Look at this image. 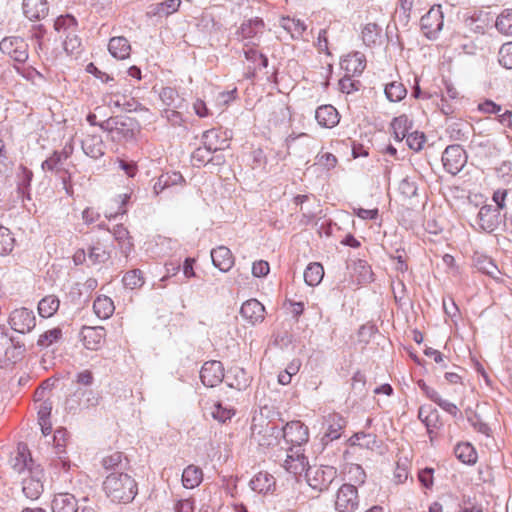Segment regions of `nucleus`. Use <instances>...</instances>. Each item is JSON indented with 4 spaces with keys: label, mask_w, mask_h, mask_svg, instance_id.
Segmentation results:
<instances>
[{
    "label": "nucleus",
    "mask_w": 512,
    "mask_h": 512,
    "mask_svg": "<svg viewBox=\"0 0 512 512\" xmlns=\"http://www.w3.org/2000/svg\"><path fill=\"white\" fill-rule=\"evenodd\" d=\"M103 490L113 502L129 503L137 495V483L127 473L111 472L103 482Z\"/></svg>",
    "instance_id": "f257e3e1"
},
{
    "label": "nucleus",
    "mask_w": 512,
    "mask_h": 512,
    "mask_svg": "<svg viewBox=\"0 0 512 512\" xmlns=\"http://www.w3.org/2000/svg\"><path fill=\"white\" fill-rule=\"evenodd\" d=\"M25 351L24 343L11 336L5 325H0V367H8L21 361Z\"/></svg>",
    "instance_id": "f03ea898"
},
{
    "label": "nucleus",
    "mask_w": 512,
    "mask_h": 512,
    "mask_svg": "<svg viewBox=\"0 0 512 512\" xmlns=\"http://www.w3.org/2000/svg\"><path fill=\"white\" fill-rule=\"evenodd\" d=\"M336 477V468L328 465L308 466L305 473L307 484L319 493L327 491Z\"/></svg>",
    "instance_id": "7ed1b4c3"
},
{
    "label": "nucleus",
    "mask_w": 512,
    "mask_h": 512,
    "mask_svg": "<svg viewBox=\"0 0 512 512\" xmlns=\"http://www.w3.org/2000/svg\"><path fill=\"white\" fill-rule=\"evenodd\" d=\"M444 18L440 5L432 6L420 19V28L423 35L429 40H436L443 29Z\"/></svg>",
    "instance_id": "20e7f679"
},
{
    "label": "nucleus",
    "mask_w": 512,
    "mask_h": 512,
    "mask_svg": "<svg viewBox=\"0 0 512 512\" xmlns=\"http://www.w3.org/2000/svg\"><path fill=\"white\" fill-rule=\"evenodd\" d=\"M102 128L109 130L119 139H133L138 128V123L134 118L130 117H114L105 121L101 125Z\"/></svg>",
    "instance_id": "39448f33"
},
{
    "label": "nucleus",
    "mask_w": 512,
    "mask_h": 512,
    "mask_svg": "<svg viewBox=\"0 0 512 512\" xmlns=\"http://www.w3.org/2000/svg\"><path fill=\"white\" fill-rule=\"evenodd\" d=\"M251 438L262 447H273L280 444L281 430L276 425L267 422L265 427L251 425Z\"/></svg>",
    "instance_id": "423d86ee"
},
{
    "label": "nucleus",
    "mask_w": 512,
    "mask_h": 512,
    "mask_svg": "<svg viewBox=\"0 0 512 512\" xmlns=\"http://www.w3.org/2000/svg\"><path fill=\"white\" fill-rule=\"evenodd\" d=\"M467 162L465 150L458 144L449 145L442 154L444 169L452 174H458Z\"/></svg>",
    "instance_id": "0eeeda50"
},
{
    "label": "nucleus",
    "mask_w": 512,
    "mask_h": 512,
    "mask_svg": "<svg viewBox=\"0 0 512 512\" xmlns=\"http://www.w3.org/2000/svg\"><path fill=\"white\" fill-rule=\"evenodd\" d=\"M11 329L15 332L26 334L31 332L36 326V317L31 309L21 307L14 309L8 319Z\"/></svg>",
    "instance_id": "6e6552de"
},
{
    "label": "nucleus",
    "mask_w": 512,
    "mask_h": 512,
    "mask_svg": "<svg viewBox=\"0 0 512 512\" xmlns=\"http://www.w3.org/2000/svg\"><path fill=\"white\" fill-rule=\"evenodd\" d=\"M281 439L286 444L294 447H301L309 440V430L301 421L295 420L288 422L284 427L280 428Z\"/></svg>",
    "instance_id": "1a4fd4ad"
},
{
    "label": "nucleus",
    "mask_w": 512,
    "mask_h": 512,
    "mask_svg": "<svg viewBox=\"0 0 512 512\" xmlns=\"http://www.w3.org/2000/svg\"><path fill=\"white\" fill-rule=\"evenodd\" d=\"M0 50L18 63L28 60V44L18 36L5 37L0 42Z\"/></svg>",
    "instance_id": "9d476101"
},
{
    "label": "nucleus",
    "mask_w": 512,
    "mask_h": 512,
    "mask_svg": "<svg viewBox=\"0 0 512 512\" xmlns=\"http://www.w3.org/2000/svg\"><path fill=\"white\" fill-rule=\"evenodd\" d=\"M358 506L357 488L351 484H343L336 494L335 509L338 512H354L358 509Z\"/></svg>",
    "instance_id": "9b49d317"
},
{
    "label": "nucleus",
    "mask_w": 512,
    "mask_h": 512,
    "mask_svg": "<svg viewBox=\"0 0 512 512\" xmlns=\"http://www.w3.org/2000/svg\"><path fill=\"white\" fill-rule=\"evenodd\" d=\"M69 492L57 493L52 500L53 512H95L93 506L80 504Z\"/></svg>",
    "instance_id": "f8f14e48"
},
{
    "label": "nucleus",
    "mask_w": 512,
    "mask_h": 512,
    "mask_svg": "<svg viewBox=\"0 0 512 512\" xmlns=\"http://www.w3.org/2000/svg\"><path fill=\"white\" fill-rule=\"evenodd\" d=\"M475 221L479 230L487 233L495 231L501 223V213L499 208L494 207V205L482 206Z\"/></svg>",
    "instance_id": "ddd939ff"
},
{
    "label": "nucleus",
    "mask_w": 512,
    "mask_h": 512,
    "mask_svg": "<svg viewBox=\"0 0 512 512\" xmlns=\"http://www.w3.org/2000/svg\"><path fill=\"white\" fill-rule=\"evenodd\" d=\"M202 383L207 387H215L224 379V367L220 361L210 360L203 364L200 371Z\"/></svg>",
    "instance_id": "4468645a"
},
{
    "label": "nucleus",
    "mask_w": 512,
    "mask_h": 512,
    "mask_svg": "<svg viewBox=\"0 0 512 512\" xmlns=\"http://www.w3.org/2000/svg\"><path fill=\"white\" fill-rule=\"evenodd\" d=\"M346 423L345 418L340 414L332 413L325 416L323 421L325 432L322 437V442L328 444L329 442L339 439Z\"/></svg>",
    "instance_id": "2eb2a0df"
},
{
    "label": "nucleus",
    "mask_w": 512,
    "mask_h": 512,
    "mask_svg": "<svg viewBox=\"0 0 512 512\" xmlns=\"http://www.w3.org/2000/svg\"><path fill=\"white\" fill-rule=\"evenodd\" d=\"M71 496L76 498L80 504L89 502L90 498L94 496L95 489L91 485V481L87 475L79 474L71 480Z\"/></svg>",
    "instance_id": "dca6fc26"
},
{
    "label": "nucleus",
    "mask_w": 512,
    "mask_h": 512,
    "mask_svg": "<svg viewBox=\"0 0 512 512\" xmlns=\"http://www.w3.org/2000/svg\"><path fill=\"white\" fill-rule=\"evenodd\" d=\"M43 471L40 469L29 470L28 476L22 480L24 495L32 500L38 499L43 492Z\"/></svg>",
    "instance_id": "f3484780"
},
{
    "label": "nucleus",
    "mask_w": 512,
    "mask_h": 512,
    "mask_svg": "<svg viewBox=\"0 0 512 512\" xmlns=\"http://www.w3.org/2000/svg\"><path fill=\"white\" fill-rule=\"evenodd\" d=\"M240 314L250 324L256 325L264 321L265 307L257 299H250L242 304Z\"/></svg>",
    "instance_id": "a211bd4d"
},
{
    "label": "nucleus",
    "mask_w": 512,
    "mask_h": 512,
    "mask_svg": "<svg viewBox=\"0 0 512 512\" xmlns=\"http://www.w3.org/2000/svg\"><path fill=\"white\" fill-rule=\"evenodd\" d=\"M22 9L29 20H41L48 15L49 6L46 0H23Z\"/></svg>",
    "instance_id": "6ab92c4d"
},
{
    "label": "nucleus",
    "mask_w": 512,
    "mask_h": 512,
    "mask_svg": "<svg viewBox=\"0 0 512 512\" xmlns=\"http://www.w3.org/2000/svg\"><path fill=\"white\" fill-rule=\"evenodd\" d=\"M213 265L221 272H228L234 265V257L231 250L226 246H218L211 250Z\"/></svg>",
    "instance_id": "aec40b11"
},
{
    "label": "nucleus",
    "mask_w": 512,
    "mask_h": 512,
    "mask_svg": "<svg viewBox=\"0 0 512 512\" xmlns=\"http://www.w3.org/2000/svg\"><path fill=\"white\" fill-rule=\"evenodd\" d=\"M83 152L92 159H99L105 154V144L100 135H86L81 142Z\"/></svg>",
    "instance_id": "412c9836"
},
{
    "label": "nucleus",
    "mask_w": 512,
    "mask_h": 512,
    "mask_svg": "<svg viewBox=\"0 0 512 512\" xmlns=\"http://www.w3.org/2000/svg\"><path fill=\"white\" fill-rule=\"evenodd\" d=\"M105 329L103 327H84L82 330V341L85 348L89 350H97L105 337Z\"/></svg>",
    "instance_id": "4be33fe9"
},
{
    "label": "nucleus",
    "mask_w": 512,
    "mask_h": 512,
    "mask_svg": "<svg viewBox=\"0 0 512 512\" xmlns=\"http://www.w3.org/2000/svg\"><path fill=\"white\" fill-rule=\"evenodd\" d=\"M318 124L325 128H332L339 123V114L332 105H322L315 111Z\"/></svg>",
    "instance_id": "5701e85b"
},
{
    "label": "nucleus",
    "mask_w": 512,
    "mask_h": 512,
    "mask_svg": "<svg viewBox=\"0 0 512 512\" xmlns=\"http://www.w3.org/2000/svg\"><path fill=\"white\" fill-rule=\"evenodd\" d=\"M290 452H293L292 448H289ZM308 462L307 458L297 450L295 453H288L286 459L284 460L283 467L294 475L301 474L302 472H306Z\"/></svg>",
    "instance_id": "b1692460"
},
{
    "label": "nucleus",
    "mask_w": 512,
    "mask_h": 512,
    "mask_svg": "<svg viewBox=\"0 0 512 512\" xmlns=\"http://www.w3.org/2000/svg\"><path fill=\"white\" fill-rule=\"evenodd\" d=\"M108 50L114 58L124 60L130 56L131 46L128 39L123 36L112 37L108 44Z\"/></svg>",
    "instance_id": "393cba45"
},
{
    "label": "nucleus",
    "mask_w": 512,
    "mask_h": 512,
    "mask_svg": "<svg viewBox=\"0 0 512 512\" xmlns=\"http://www.w3.org/2000/svg\"><path fill=\"white\" fill-rule=\"evenodd\" d=\"M202 144L211 149L214 153L228 147V140L221 137V133L217 129H210L203 133Z\"/></svg>",
    "instance_id": "a878e982"
},
{
    "label": "nucleus",
    "mask_w": 512,
    "mask_h": 512,
    "mask_svg": "<svg viewBox=\"0 0 512 512\" xmlns=\"http://www.w3.org/2000/svg\"><path fill=\"white\" fill-rule=\"evenodd\" d=\"M250 487L258 493H268L274 490L275 478L267 472H259L251 479Z\"/></svg>",
    "instance_id": "bb28decb"
},
{
    "label": "nucleus",
    "mask_w": 512,
    "mask_h": 512,
    "mask_svg": "<svg viewBox=\"0 0 512 512\" xmlns=\"http://www.w3.org/2000/svg\"><path fill=\"white\" fill-rule=\"evenodd\" d=\"M365 66L366 64L364 55L359 52L348 55L341 62V67L346 71L348 75L361 74L364 71Z\"/></svg>",
    "instance_id": "cd10ccee"
},
{
    "label": "nucleus",
    "mask_w": 512,
    "mask_h": 512,
    "mask_svg": "<svg viewBox=\"0 0 512 512\" xmlns=\"http://www.w3.org/2000/svg\"><path fill=\"white\" fill-rule=\"evenodd\" d=\"M233 377L231 381L228 382V386L239 391L246 389L251 382V377L247 374L245 369L240 367L231 368L228 371L227 379L229 380Z\"/></svg>",
    "instance_id": "c85d7f7f"
},
{
    "label": "nucleus",
    "mask_w": 512,
    "mask_h": 512,
    "mask_svg": "<svg viewBox=\"0 0 512 512\" xmlns=\"http://www.w3.org/2000/svg\"><path fill=\"white\" fill-rule=\"evenodd\" d=\"M472 131V125L465 121L453 122L447 128V133L452 141H466Z\"/></svg>",
    "instance_id": "c756f323"
},
{
    "label": "nucleus",
    "mask_w": 512,
    "mask_h": 512,
    "mask_svg": "<svg viewBox=\"0 0 512 512\" xmlns=\"http://www.w3.org/2000/svg\"><path fill=\"white\" fill-rule=\"evenodd\" d=\"M391 130L393 137L396 141H402L407 135L409 130L412 129V121L409 120L407 115L403 114L395 117L391 122Z\"/></svg>",
    "instance_id": "7c9ffc66"
},
{
    "label": "nucleus",
    "mask_w": 512,
    "mask_h": 512,
    "mask_svg": "<svg viewBox=\"0 0 512 512\" xmlns=\"http://www.w3.org/2000/svg\"><path fill=\"white\" fill-rule=\"evenodd\" d=\"M264 27H265V24L261 18H259V17L251 18L247 21H244L241 24V26L238 30V34L243 39L254 38L257 34L262 33Z\"/></svg>",
    "instance_id": "2f4dec72"
},
{
    "label": "nucleus",
    "mask_w": 512,
    "mask_h": 512,
    "mask_svg": "<svg viewBox=\"0 0 512 512\" xmlns=\"http://www.w3.org/2000/svg\"><path fill=\"white\" fill-rule=\"evenodd\" d=\"M93 310L100 319H108L114 313L115 306L110 297L100 295L94 300Z\"/></svg>",
    "instance_id": "473e14b6"
},
{
    "label": "nucleus",
    "mask_w": 512,
    "mask_h": 512,
    "mask_svg": "<svg viewBox=\"0 0 512 512\" xmlns=\"http://www.w3.org/2000/svg\"><path fill=\"white\" fill-rule=\"evenodd\" d=\"M456 458L464 464L473 465L477 461V452L468 442L458 443L454 448Z\"/></svg>",
    "instance_id": "72a5a7b5"
},
{
    "label": "nucleus",
    "mask_w": 512,
    "mask_h": 512,
    "mask_svg": "<svg viewBox=\"0 0 512 512\" xmlns=\"http://www.w3.org/2000/svg\"><path fill=\"white\" fill-rule=\"evenodd\" d=\"M203 479L201 468L195 465L187 466L182 473V484L187 489L197 487Z\"/></svg>",
    "instance_id": "f704fd0d"
},
{
    "label": "nucleus",
    "mask_w": 512,
    "mask_h": 512,
    "mask_svg": "<svg viewBox=\"0 0 512 512\" xmlns=\"http://www.w3.org/2000/svg\"><path fill=\"white\" fill-rule=\"evenodd\" d=\"M60 300L55 295H47L38 303V313L43 318L52 317L59 309Z\"/></svg>",
    "instance_id": "c9c22d12"
},
{
    "label": "nucleus",
    "mask_w": 512,
    "mask_h": 512,
    "mask_svg": "<svg viewBox=\"0 0 512 512\" xmlns=\"http://www.w3.org/2000/svg\"><path fill=\"white\" fill-rule=\"evenodd\" d=\"M102 466L107 471L117 472L125 469L128 461L122 452L116 451L102 459Z\"/></svg>",
    "instance_id": "e433bc0d"
},
{
    "label": "nucleus",
    "mask_w": 512,
    "mask_h": 512,
    "mask_svg": "<svg viewBox=\"0 0 512 512\" xmlns=\"http://www.w3.org/2000/svg\"><path fill=\"white\" fill-rule=\"evenodd\" d=\"M280 25L283 29L290 33L294 39L301 38L307 28L303 21L290 17L281 18Z\"/></svg>",
    "instance_id": "4c0bfd02"
},
{
    "label": "nucleus",
    "mask_w": 512,
    "mask_h": 512,
    "mask_svg": "<svg viewBox=\"0 0 512 512\" xmlns=\"http://www.w3.org/2000/svg\"><path fill=\"white\" fill-rule=\"evenodd\" d=\"M63 338V332L62 329L59 327H55L52 329H49L42 333L38 340H37V346L40 349H47L51 347L54 344H57L60 342Z\"/></svg>",
    "instance_id": "58836bf2"
},
{
    "label": "nucleus",
    "mask_w": 512,
    "mask_h": 512,
    "mask_svg": "<svg viewBox=\"0 0 512 512\" xmlns=\"http://www.w3.org/2000/svg\"><path fill=\"white\" fill-rule=\"evenodd\" d=\"M324 276L323 266L318 263H310L304 271V280L309 286L318 285Z\"/></svg>",
    "instance_id": "ea45409f"
},
{
    "label": "nucleus",
    "mask_w": 512,
    "mask_h": 512,
    "mask_svg": "<svg viewBox=\"0 0 512 512\" xmlns=\"http://www.w3.org/2000/svg\"><path fill=\"white\" fill-rule=\"evenodd\" d=\"M492 148L490 139L485 136H473L470 141L469 149L476 153V155L487 156Z\"/></svg>",
    "instance_id": "a19ab883"
},
{
    "label": "nucleus",
    "mask_w": 512,
    "mask_h": 512,
    "mask_svg": "<svg viewBox=\"0 0 512 512\" xmlns=\"http://www.w3.org/2000/svg\"><path fill=\"white\" fill-rule=\"evenodd\" d=\"M496 29L506 35H512V9H504L497 17Z\"/></svg>",
    "instance_id": "79ce46f5"
},
{
    "label": "nucleus",
    "mask_w": 512,
    "mask_h": 512,
    "mask_svg": "<svg viewBox=\"0 0 512 512\" xmlns=\"http://www.w3.org/2000/svg\"><path fill=\"white\" fill-rule=\"evenodd\" d=\"M406 94L407 90L405 86L400 82L393 81L385 86V95L391 102L401 101L403 98H405Z\"/></svg>",
    "instance_id": "37998d69"
},
{
    "label": "nucleus",
    "mask_w": 512,
    "mask_h": 512,
    "mask_svg": "<svg viewBox=\"0 0 512 512\" xmlns=\"http://www.w3.org/2000/svg\"><path fill=\"white\" fill-rule=\"evenodd\" d=\"M110 258V253L99 242L88 249V259L91 264H102Z\"/></svg>",
    "instance_id": "c03bdc74"
},
{
    "label": "nucleus",
    "mask_w": 512,
    "mask_h": 512,
    "mask_svg": "<svg viewBox=\"0 0 512 512\" xmlns=\"http://www.w3.org/2000/svg\"><path fill=\"white\" fill-rule=\"evenodd\" d=\"M54 29L58 32L63 31L67 34L76 33L77 20L71 15L59 16L54 21Z\"/></svg>",
    "instance_id": "a18cd8bd"
},
{
    "label": "nucleus",
    "mask_w": 512,
    "mask_h": 512,
    "mask_svg": "<svg viewBox=\"0 0 512 512\" xmlns=\"http://www.w3.org/2000/svg\"><path fill=\"white\" fill-rule=\"evenodd\" d=\"M15 245V239L11 231L3 226H0V255L5 256L10 254Z\"/></svg>",
    "instance_id": "49530a36"
},
{
    "label": "nucleus",
    "mask_w": 512,
    "mask_h": 512,
    "mask_svg": "<svg viewBox=\"0 0 512 512\" xmlns=\"http://www.w3.org/2000/svg\"><path fill=\"white\" fill-rule=\"evenodd\" d=\"M214 152L208 149L204 144L197 149L191 155V161L193 166L201 167L210 163Z\"/></svg>",
    "instance_id": "de8ad7c7"
},
{
    "label": "nucleus",
    "mask_w": 512,
    "mask_h": 512,
    "mask_svg": "<svg viewBox=\"0 0 512 512\" xmlns=\"http://www.w3.org/2000/svg\"><path fill=\"white\" fill-rule=\"evenodd\" d=\"M382 29L376 23H368L362 29V40L365 45L373 46L377 43Z\"/></svg>",
    "instance_id": "09e8293b"
},
{
    "label": "nucleus",
    "mask_w": 512,
    "mask_h": 512,
    "mask_svg": "<svg viewBox=\"0 0 512 512\" xmlns=\"http://www.w3.org/2000/svg\"><path fill=\"white\" fill-rule=\"evenodd\" d=\"M123 285L129 289L140 288L144 284L143 273L139 269L126 272L122 278Z\"/></svg>",
    "instance_id": "8fccbe9b"
},
{
    "label": "nucleus",
    "mask_w": 512,
    "mask_h": 512,
    "mask_svg": "<svg viewBox=\"0 0 512 512\" xmlns=\"http://www.w3.org/2000/svg\"><path fill=\"white\" fill-rule=\"evenodd\" d=\"M160 99L167 108H180L182 100L178 92L171 87H165L160 92Z\"/></svg>",
    "instance_id": "3c124183"
},
{
    "label": "nucleus",
    "mask_w": 512,
    "mask_h": 512,
    "mask_svg": "<svg viewBox=\"0 0 512 512\" xmlns=\"http://www.w3.org/2000/svg\"><path fill=\"white\" fill-rule=\"evenodd\" d=\"M65 436H66V430L64 429H57L54 433V436H53V441L55 443V450H56V454L58 455V458L60 459V462L62 463L63 467L65 469H69L70 468V463L69 461L65 460V459H62V453L65 452L64 450V447H65Z\"/></svg>",
    "instance_id": "603ef678"
},
{
    "label": "nucleus",
    "mask_w": 512,
    "mask_h": 512,
    "mask_svg": "<svg viewBox=\"0 0 512 512\" xmlns=\"http://www.w3.org/2000/svg\"><path fill=\"white\" fill-rule=\"evenodd\" d=\"M235 415V409L224 407L222 403L217 402L213 405L211 416L220 423H225Z\"/></svg>",
    "instance_id": "864d4df0"
},
{
    "label": "nucleus",
    "mask_w": 512,
    "mask_h": 512,
    "mask_svg": "<svg viewBox=\"0 0 512 512\" xmlns=\"http://www.w3.org/2000/svg\"><path fill=\"white\" fill-rule=\"evenodd\" d=\"M352 445H359L365 448H372L376 444V436L370 433L357 432L351 439Z\"/></svg>",
    "instance_id": "5fc2aeb1"
},
{
    "label": "nucleus",
    "mask_w": 512,
    "mask_h": 512,
    "mask_svg": "<svg viewBox=\"0 0 512 512\" xmlns=\"http://www.w3.org/2000/svg\"><path fill=\"white\" fill-rule=\"evenodd\" d=\"M498 61L506 69H512V42L504 43L498 52Z\"/></svg>",
    "instance_id": "6e6d98bb"
},
{
    "label": "nucleus",
    "mask_w": 512,
    "mask_h": 512,
    "mask_svg": "<svg viewBox=\"0 0 512 512\" xmlns=\"http://www.w3.org/2000/svg\"><path fill=\"white\" fill-rule=\"evenodd\" d=\"M180 4V0H165L156 5L155 14H158L160 16H168L176 12L179 9Z\"/></svg>",
    "instance_id": "4d7b16f0"
},
{
    "label": "nucleus",
    "mask_w": 512,
    "mask_h": 512,
    "mask_svg": "<svg viewBox=\"0 0 512 512\" xmlns=\"http://www.w3.org/2000/svg\"><path fill=\"white\" fill-rule=\"evenodd\" d=\"M18 173V190L22 194L29 190L33 178V172L24 166L19 167Z\"/></svg>",
    "instance_id": "13d9d810"
},
{
    "label": "nucleus",
    "mask_w": 512,
    "mask_h": 512,
    "mask_svg": "<svg viewBox=\"0 0 512 512\" xmlns=\"http://www.w3.org/2000/svg\"><path fill=\"white\" fill-rule=\"evenodd\" d=\"M63 160L58 156V151H54L53 154L43 161L41 168L44 171L60 172L63 168Z\"/></svg>",
    "instance_id": "bf43d9fd"
},
{
    "label": "nucleus",
    "mask_w": 512,
    "mask_h": 512,
    "mask_svg": "<svg viewBox=\"0 0 512 512\" xmlns=\"http://www.w3.org/2000/svg\"><path fill=\"white\" fill-rule=\"evenodd\" d=\"M405 138L409 148L414 151L421 150L426 141L424 133L418 131L408 133V135Z\"/></svg>",
    "instance_id": "052dcab7"
},
{
    "label": "nucleus",
    "mask_w": 512,
    "mask_h": 512,
    "mask_svg": "<svg viewBox=\"0 0 512 512\" xmlns=\"http://www.w3.org/2000/svg\"><path fill=\"white\" fill-rule=\"evenodd\" d=\"M439 418L440 416L437 409L429 406V411L423 419V423L426 426L429 434L433 431V429H437L439 427Z\"/></svg>",
    "instance_id": "680f3d73"
},
{
    "label": "nucleus",
    "mask_w": 512,
    "mask_h": 512,
    "mask_svg": "<svg viewBox=\"0 0 512 512\" xmlns=\"http://www.w3.org/2000/svg\"><path fill=\"white\" fill-rule=\"evenodd\" d=\"M315 164L322 166L326 170H330L336 166L337 158L329 152L319 153L315 158Z\"/></svg>",
    "instance_id": "e2e57ef3"
},
{
    "label": "nucleus",
    "mask_w": 512,
    "mask_h": 512,
    "mask_svg": "<svg viewBox=\"0 0 512 512\" xmlns=\"http://www.w3.org/2000/svg\"><path fill=\"white\" fill-rule=\"evenodd\" d=\"M361 86L360 81L353 80L351 78V75L346 74L343 78L339 81V87L341 92L350 94L354 91H358L359 87Z\"/></svg>",
    "instance_id": "0e129e2a"
},
{
    "label": "nucleus",
    "mask_w": 512,
    "mask_h": 512,
    "mask_svg": "<svg viewBox=\"0 0 512 512\" xmlns=\"http://www.w3.org/2000/svg\"><path fill=\"white\" fill-rule=\"evenodd\" d=\"M355 270L359 272V282L368 283L372 281L371 267L364 260H358L355 264Z\"/></svg>",
    "instance_id": "69168bd1"
},
{
    "label": "nucleus",
    "mask_w": 512,
    "mask_h": 512,
    "mask_svg": "<svg viewBox=\"0 0 512 512\" xmlns=\"http://www.w3.org/2000/svg\"><path fill=\"white\" fill-rule=\"evenodd\" d=\"M81 390L78 389L72 395H70L65 401V410L69 413H76L78 409L81 408Z\"/></svg>",
    "instance_id": "338daca9"
},
{
    "label": "nucleus",
    "mask_w": 512,
    "mask_h": 512,
    "mask_svg": "<svg viewBox=\"0 0 512 512\" xmlns=\"http://www.w3.org/2000/svg\"><path fill=\"white\" fill-rule=\"evenodd\" d=\"M433 474H434V469L430 468V467H426V468L420 470L418 473L419 482L426 489H430L433 486V483H434Z\"/></svg>",
    "instance_id": "774afa93"
}]
</instances>
